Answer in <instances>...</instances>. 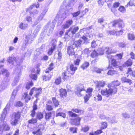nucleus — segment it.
<instances>
[{"instance_id":"f257e3e1","label":"nucleus","mask_w":135,"mask_h":135,"mask_svg":"<svg viewBox=\"0 0 135 135\" xmlns=\"http://www.w3.org/2000/svg\"><path fill=\"white\" fill-rule=\"evenodd\" d=\"M2 74L4 76H6V77L4 78L0 84V91L4 90L6 88L8 85V82L9 81V79L7 77L9 76V73L7 70L3 69L0 72V74Z\"/></svg>"},{"instance_id":"f03ea898","label":"nucleus","mask_w":135,"mask_h":135,"mask_svg":"<svg viewBox=\"0 0 135 135\" xmlns=\"http://www.w3.org/2000/svg\"><path fill=\"white\" fill-rule=\"evenodd\" d=\"M117 91L116 88L110 86L109 84L107 88L101 90V93L102 95H105L107 97H108L110 95H112L113 94H114Z\"/></svg>"},{"instance_id":"7ed1b4c3","label":"nucleus","mask_w":135,"mask_h":135,"mask_svg":"<svg viewBox=\"0 0 135 135\" xmlns=\"http://www.w3.org/2000/svg\"><path fill=\"white\" fill-rule=\"evenodd\" d=\"M21 117L19 112H14L12 114L10 120V124L13 126H16L18 123Z\"/></svg>"},{"instance_id":"20e7f679","label":"nucleus","mask_w":135,"mask_h":135,"mask_svg":"<svg viewBox=\"0 0 135 135\" xmlns=\"http://www.w3.org/2000/svg\"><path fill=\"white\" fill-rule=\"evenodd\" d=\"M69 115L71 117H76V118L73 119L72 122V124L75 125H78L80 124V121L81 120V118L78 117H77L76 114L73 113L71 111H69L68 112Z\"/></svg>"},{"instance_id":"39448f33","label":"nucleus","mask_w":135,"mask_h":135,"mask_svg":"<svg viewBox=\"0 0 135 135\" xmlns=\"http://www.w3.org/2000/svg\"><path fill=\"white\" fill-rule=\"evenodd\" d=\"M42 89L41 88H33L31 90L29 95L32 96L33 94L34 93L35 94V96L37 98L38 97L40 94L41 93Z\"/></svg>"},{"instance_id":"423d86ee","label":"nucleus","mask_w":135,"mask_h":135,"mask_svg":"<svg viewBox=\"0 0 135 135\" xmlns=\"http://www.w3.org/2000/svg\"><path fill=\"white\" fill-rule=\"evenodd\" d=\"M10 127L7 123H4L2 125H0V135H2L3 131H8L9 130Z\"/></svg>"},{"instance_id":"0eeeda50","label":"nucleus","mask_w":135,"mask_h":135,"mask_svg":"<svg viewBox=\"0 0 135 135\" xmlns=\"http://www.w3.org/2000/svg\"><path fill=\"white\" fill-rule=\"evenodd\" d=\"M117 24H118V27L120 28H123L124 26L123 21L120 19L114 21L112 23V26H115Z\"/></svg>"},{"instance_id":"6e6552de","label":"nucleus","mask_w":135,"mask_h":135,"mask_svg":"<svg viewBox=\"0 0 135 135\" xmlns=\"http://www.w3.org/2000/svg\"><path fill=\"white\" fill-rule=\"evenodd\" d=\"M9 106L8 104L4 109L2 113L1 114V118H0V119H1V121L2 122L6 118L7 113V110L9 109Z\"/></svg>"},{"instance_id":"1a4fd4ad","label":"nucleus","mask_w":135,"mask_h":135,"mask_svg":"<svg viewBox=\"0 0 135 135\" xmlns=\"http://www.w3.org/2000/svg\"><path fill=\"white\" fill-rule=\"evenodd\" d=\"M77 90L75 91V93L79 96H82L80 92L81 91L84 90V87L83 85L79 84L77 85L76 87Z\"/></svg>"},{"instance_id":"9d476101","label":"nucleus","mask_w":135,"mask_h":135,"mask_svg":"<svg viewBox=\"0 0 135 135\" xmlns=\"http://www.w3.org/2000/svg\"><path fill=\"white\" fill-rule=\"evenodd\" d=\"M95 83L96 85V89L98 91L100 90L101 87L104 86L105 84V81H97L95 82Z\"/></svg>"},{"instance_id":"9b49d317","label":"nucleus","mask_w":135,"mask_h":135,"mask_svg":"<svg viewBox=\"0 0 135 135\" xmlns=\"http://www.w3.org/2000/svg\"><path fill=\"white\" fill-rule=\"evenodd\" d=\"M114 56H113L111 55H107V57L108 59V60L109 61L110 60H111L112 65L114 67H116L117 66V63L116 60V59H114Z\"/></svg>"},{"instance_id":"f8f14e48","label":"nucleus","mask_w":135,"mask_h":135,"mask_svg":"<svg viewBox=\"0 0 135 135\" xmlns=\"http://www.w3.org/2000/svg\"><path fill=\"white\" fill-rule=\"evenodd\" d=\"M7 61L9 64L16 66L17 64V62L16 58L14 57H9L7 59Z\"/></svg>"},{"instance_id":"ddd939ff","label":"nucleus","mask_w":135,"mask_h":135,"mask_svg":"<svg viewBox=\"0 0 135 135\" xmlns=\"http://www.w3.org/2000/svg\"><path fill=\"white\" fill-rule=\"evenodd\" d=\"M104 51H105L106 53L107 54V55H110V54L115 53L116 52L115 51H114L113 50L111 49V48L109 47H106L105 48L104 50H102V52H99V54L102 55L104 53Z\"/></svg>"},{"instance_id":"4468645a","label":"nucleus","mask_w":135,"mask_h":135,"mask_svg":"<svg viewBox=\"0 0 135 135\" xmlns=\"http://www.w3.org/2000/svg\"><path fill=\"white\" fill-rule=\"evenodd\" d=\"M75 48L73 45L68 46L67 49L68 54L69 55L72 56L74 55L75 53L74 50V49Z\"/></svg>"},{"instance_id":"2eb2a0df","label":"nucleus","mask_w":135,"mask_h":135,"mask_svg":"<svg viewBox=\"0 0 135 135\" xmlns=\"http://www.w3.org/2000/svg\"><path fill=\"white\" fill-rule=\"evenodd\" d=\"M56 22V20L54 19L53 20L51 23H50V28L49 30V32L47 33V35L49 36L51 35L52 33V32L54 30L55 24Z\"/></svg>"},{"instance_id":"dca6fc26","label":"nucleus","mask_w":135,"mask_h":135,"mask_svg":"<svg viewBox=\"0 0 135 135\" xmlns=\"http://www.w3.org/2000/svg\"><path fill=\"white\" fill-rule=\"evenodd\" d=\"M83 44L82 41L81 40H79L75 41L73 44L74 47L77 48L81 47V45Z\"/></svg>"},{"instance_id":"f3484780","label":"nucleus","mask_w":135,"mask_h":135,"mask_svg":"<svg viewBox=\"0 0 135 135\" xmlns=\"http://www.w3.org/2000/svg\"><path fill=\"white\" fill-rule=\"evenodd\" d=\"M29 38V37L28 36H26L24 41H23V43L22 45V46L23 47L26 48V47L27 45L28 44H31V42L28 39Z\"/></svg>"},{"instance_id":"a211bd4d","label":"nucleus","mask_w":135,"mask_h":135,"mask_svg":"<svg viewBox=\"0 0 135 135\" xmlns=\"http://www.w3.org/2000/svg\"><path fill=\"white\" fill-rule=\"evenodd\" d=\"M73 22L71 19L69 20L66 21L65 24L62 26V27L64 28H67L69 27Z\"/></svg>"},{"instance_id":"6ab92c4d","label":"nucleus","mask_w":135,"mask_h":135,"mask_svg":"<svg viewBox=\"0 0 135 135\" xmlns=\"http://www.w3.org/2000/svg\"><path fill=\"white\" fill-rule=\"evenodd\" d=\"M79 28L78 26L75 27L73 28L70 27L69 29L68 30L67 32H66L65 34L68 35V33L70 31L73 34H74L79 30Z\"/></svg>"},{"instance_id":"aec40b11","label":"nucleus","mask_w":135,"mask_h":135,"mask_svg":"<svg viewBox=\"0 0 135 135\" xmlns=\"http://www.w3.org/2000/svg\"><path fill=\"white\" fill-rule=\"evenodd\" d=\"M123 33V30L122 29L120 30V31H109V33L110 35H114L115 34H116V35H122Z\"/></svg>"},{"instance_id":"412c9836","label":"nucleus","mask_w":135,"mask_h":135,"mask_svg":"<svg viewBox=\"0 0 135 135\" xmlns=\"http://www.w3.org/2000/svg\"><path fill=\"white\" fill-rule=\"evenodd\" d=\"M23 99H24L25 102H27L31 99V97L28 95L27 92H25L23 96Z\"/></svg>"},{"instance_id":"4be33fe9","label":"nucleus","mask_w":135,"mask_h":135,"mask_svg":"<svg viewBox=\"0 0 135 135\" xmlns=\"http://www.w3.org/2000/svg\"><path fill=\"white\" fill-rule=\"evenodd\" d=\"M60 95L61 97H63L64 96L65 97L66 95L67 92L65 89H61L59 90Z\"/></svg>"},{"instance_id":"5701e85b","label":"nucleus","mask_w":135,"mask_h":135,"mask_svg":"<svg viewBox=\"0 0 135 135\" xmlns=\"http://www.w3.org/2000/svg\"><path fill=\"white\" fill-rule=\"evenodd\" d=\"M70 68L71 71V73L70 74L73 75L74 74L75 71L77 69V67L76 66H74L73 64H71L70 66Z\"/></svg>"},{"instance_id":"b1692460","label":"nucleus","mask_w":135,"mask_h":135,"mask_svg":"<svg viewBox=\"0 0 135 135\" xmlns=\"http://www.w3.org/2000/svg\"><path fill=\"white\" fill-rule=\"evenodd\" d=\"M120 84V82L118 80L115 81H113L111 83L109 84L110 86H112L115 88H117L115 87V86H117Z\"/></svg>"},{"instance_id":"393cba45","label":"nucleus","mask_w":135,"mask_h":135,"mask_svg":"<svg viewBox=\"0 0 135 135\" xmlns=\"http://www.w3.org/2000/svg\"><path fill=\"white\" fill-rule=\"evenodd\" d=\"M56 45L54 44H52V46L50 49L48 51V54L49 55H51L53 52V51L55 49Z\"/></svg>"},{"instance_id":"a878e982","label":"nucleus","mask_w":135,"mask_h":135,"mask_svg":"<svg viewBox=\"0 0 135 135\" xmlns=\"http://www.w3.org/2000/svg\"><path fill=\"white\" fill-rule=\"evenodd\" d=\"M89 63L87 61L84 62L81 65V67L84 70L88 68L89 66Z\"/></svg>"},{"instance_id":"bb28decb","label":"nucleus","mask_w":135,"mask_h":135,"mask_svg":"<svg viewBox=\"0 0 135 135\" xmlns=\"http://www.w3.org/2000/svg\"><path fill=\"white\" fill-rule=\"evenodd\" d=\"M17 88L15 89H14L12 93V95L11 98V100L12 99V100H13L15 99V97L17 95Z\"/></svg>"},{"instance_id":"cd10ccee","label":"nucleus","mask_w":135,"mask_h":135,"mask_svg":"<svg viewBox=\"0 0 135 135\" xmlns=\"http://www.w3.org/2000/svg\"><path fill=\"white\" fill-rule=\"evenodd\" d=\"M28 26L27 23H24L22 22L20 25L19 27L21 29L24 30Z\"/></svg>"},{"instance_id":"c85d7f7f","label":"nucleus","mask_w":135,"mask_h":135,"mask_svg":"<svg viewBox=\"0 0 135 135\" xmlns=\"http://www.w3.org/2000/svg\"><path fill=\"white\" fill-rule=\"evenodd\" d=\"M132 60L131 59H129L124 64V66H129L132 65Z\"/></svg>"},{"instance_id":"c756f323","label":"nucleus","mask_w":135,"mask_h":135,"mask_svg":"<svg viewBox=\"0 0 135 135\" xmlns=\"http://www.w3.org/2000/svg\"><path fill=\"white\" fill-rule=\"evenodd\" d=\"M94 100L96 101H101L102 100V96L98 94L96 97H94Z\"/></svg>"},{"instance_id":"7c9ffc66","label":"nucleus","mask_w":135,"mask_h":135,"mask_svg":"<svg viewBox=\"0 0 135 135\" xmlns=\"http://www.w3.org/2000/svg\"><path fill=\"white\" fill-rule=\"evenodd\" d=\"M123 55V54L120 53L117 54L114 56V58H115V59L117 60H120L122 59Z\"/></svg>"},{"instance_id":"2f4dec72","label":"nucleus","mask_w":135,"mask_h":135,"mask_svg":"<svg viewBox=\"0 0 135 135\" xmlns=\"http://www.w3.org/2000/svg\"><path fill=\"white\" fill-rule=\"evenodd\" d=\"M38 13V11L37 10L35 9L34 10L33 12H30V15L31 16L35 17Z\"/></svg>"},{"instance_id":"473e14b6","label":"nucleus","mask_w":135,"mask_h":135,"mask_svg":"<svg viewBox=\"0 0 135 135\" xmlns=\"http://www.w3.org/2000/svg\"><path fill=\"white\" fill-rule=\"evenodd\" d=\"M19 81V77L17 76L15 77V80L13 81L12 83V86H15L16 85L17 83H18Z\"/></svg>"},{"instance_id":"72a5a7b5","label":"nucleus","mask_w":135,"mask_h":135,"mask_svg":"<svg viewBox=\"0 0 135 135\" xmlns=\"http://www.w3.org/2000/svg\"><path fill=\"white\" fill-rule=\"evenodd\" d=\"M122 81L124 82H127L130 84L132 83V81L129 79L126 78V77H123L121 78Z\"/></svg>"},{"instance_id":"f704fd0d","label":"nucleus","mask_w":135,"mask_h":135,"mask_svg":"<svg viewBox=\"0 0 135 135\" xmlns=\"http://www.w3.org/2000/svg\"><path fill=\"white\" fill-rule=\"evenodd\" d=\"M54 64L52 63H51L49 67L48 68L46 69L45 71L46 73H48L49 72V71H50L53 68Z\"/></svg>"},{"instance_id":"c9c22d12","label":"nucleus","mask_w":135,"mask_h":135,"mask_svg":"<svg viewBox=\"0 0 135 135\" xmlns=\"http://www.w3.org/2000/svg\"><path fill=\"white\" fill-rule=\"evenodd\" d=\"M52 100L53 101V104L55 107H57L59 104L58 100L54 97L52 98Z\"/></svg>"},{"instance_id":"e433bc0d","label":"nucleus","mask_w":135,"mask_h":135,"mask_svg":"<svg viewBox=\"0 0 135 135\" xmlns=\"http://www.w3.org/2000/svg\"><path fill=\"white\" fill-rule=\"evenodd\" d=\"M110 123L117 122V121L115 120V118L114 117L108 118V120Z\"/></svg>"},{"instance_id":"4c0bfd02","label":"nucleus","mask_w":135,"mask_h":135,"mask_svg":"<svg viewBox=\"0 0 135 135\" xmlns=\"http://www.w3.org/2000/svg\"><path fill=\"white\" fill-rule=\"evenodd\" d=\"M26 36H28L29 37L28 39L30 40V41L31 42V43H32V41L34 40L35 38V37L36 36L34 35H29Z\"/></svg>"},{"instance_id":"58836bf2","label":"nucleus","mask_w":135,"mask_h":135,"mask_svg":"<svg viewBox=\"0 0 135 135\" xmlns=\"http://www.w3.org/2000/svg\"><path fill=\"white\" fill-rule=\"evenodd\" d=\"M72 110L75 112L80 113V114H83V110L78 109H73Z\"/></svg>"},{"instance_id":"ea45409f","label":"nucleus","mask_w":135,"mask_h":135,"mask_svg":"<svg viewBox=\"0 0 135 135\" xmlns=\"http://www.w3.org/2000/svg\"><path fill=\"white\" fill-rule=\"evenodd\" d=\"M32 133L34 135H41L42 134L40 129H38L37 130L33 132Z\"/></svg>"},{"instance_id":"a19ab883","label":"nucleus","mask_w":135,"mask_h":135,"mask_svg":"<svg viewBox=\"0 0 135 135\" xmlns=\"http://www.w3.org/2000/svg\"><path fill=\"white\" fill-rule=\"evenodd\" d=\"M44 16L42 14H41L38 16V19L37 21L35 22V24L36 25L38 23H39L42 20V19L43 18Z\"/></svg>"},{"instance_id":"79ce46f5","label":"nucleus","mask_w":135,"mask_h":135,"mask_svg":"<svg viewBox=\"0 0 135 135\" xmlns=\"http://www.w3.org/2000/svg\"><path fill=\"white\" fill-rule=\"evenodd\" d=\"M90 49H85L82 52V54H85L88 55L90 53L91 50H90Z\"/></svg>"},{"instance_id":"37998d69","label":"nucleus","mask_w":135,"mask_h":135,"mask_svg":"<svg viewBox=\"0 0 135 135\" xmlns=\"http://www.w3.org/2000/svg\"><path fill=\"white\" fill-rule=\"evenodd\" d=\"M117 72L114 70H109L107 74L108 75H112L114 74H117Z\"/></svg>"},{"instance_id":"c03bdc74","label":"nucleus","mask_w":135,"mask_h":135,"mask_svg":"<svg viewBox=\"0 0 135 135\" xmlns=\"http://www.w3.org/2000/svg\"><path fill=\"white\" fill-rule=\"evenodd\" d=\"M52 114L50 112L46 113L45 118L46 119H49L52 117Z\"/></svg>"},{"instance_id":"a18cd8bd","label":"nucleus","mask_w":135,"mask_h":135,"mask_svg":"<svg viewBox=\"0 0 135 135\" xmlns=\"http://www.w3.org/2000/svg\"><path fill=\"white\" fill-rule=\"evenodd\" d=\"M40 28V27L39 26H37L36 27V29L34 31L33 35H35L36 36V35L38 33Z\"/></svg>"},{"instance_id":"49530a36","label":"nucleus","mask_w":135,"mask_h":135,"mask_svg":"<svg viewBox=\"0 0 135 135\" xmlns=\"http://www.w3.org/2000/svg\"><path fill=\"white\" fill-rule=\"evenodd\" d=\"M72 8H71L70 9H68L66 10L65 12V15H66L65 16H63L62 17H66V16H68L69 15L70 13H71L70 10L72 11Z\"/></svg>"},{"instance_id":"de8ad7c7","label":"nucleus","mask_w":135,"mask_h":135,"mask_svg":"<svg viewBox=\"0 0 135 135\" xmlns=\"http://www.w3.org/2000/svg\"><path fill=\"white\" fill-rule=\"evenodd\" d=\"M98 53L95 50H94L91 54V56L93 58H94L95 57L98 56Z\"/></svg>"},{"instance_id":"09e8293b","label":"nucleus","mask_w":135,"mask_h":135,"mask_svg":"<svg viewBox=\"0 0 135 135\" xmlns=\"http://www.w3.org/2000/svg\"><path fill=\"white\" fill-rule=\"evenodd\" d=\"M61 116L64 118H65L66 117L65 114L62 112H59L56 113V116Z\"/></svg>"},{"instance_id":"8fccbe9b","label":"nucleus","mask_w":135,"mask_h":135,"mask_svg":"<svg viewBox=\"0 0 135 135\" xmlns=\"http://www.w3.org/2000/svg\"><path fill=\"white\" fill-rule=\"evenodd\" d=\"M118 10L120 12L124 13L126 11L125 8L123 6H120L119 7Z\"/></svg>"},{"instance_id":"3c124183","label":"nucleus","mask_w":135,"mask_h":135,"mask_svg":"<svg viewBox=\"0 0 135 135\" xmlns=\"http://www.w3.org/2000/svg\"><path fill=\"white\" fill-rule=\"evenodd\" d=\"M80 13V11L79 10L76 12L72 13V15L73 17H76L78 16V15Z\"/></svg>"},{"instance_id":"603ef678","label":"nucleus","mask_w":135,"mask_h":135,"mask_svg":"<svg viewBox=\"0 0 135 135\" xmlns=\"http://www.w3.org/2000/svg\"><path fill=\"white\" fill-rule=\"evenodd\" d=\"M37 122V119H36L32 118L29 120L28 122L29 123L33 124L36 123Z\"/></svg>"},{"instance_id":"864d4df0","label":"nucleus","mask_w":135,"mask_h":135,"mask_svg":"<svg viewBox=\"0 0 135 135\" xmlns=\"http://www.w3.org/2000/svg\"><path fill=\"white\" fill-rule=\"evenodd\" d=\"M91 95H89V94H86L85 96L84 97L85 102V103L89 99Z\"/></svg>"},{"instance_id":"5fc2aeb1","label":"nucleus","mask_w":135,"mask_h":135,"mask_svg":"<svg viewBox=\"0 0 135 135\" xmlns=\"http://www.w3.org/2000/svg\"><path fill=\"white\" fill-rule=\"evenodd\" d=\"M62 76H63V79L65 81L66 79H67L69 77V76L66 75V72H64L62 74Z\"/></svg>"},{"instance_id":"6e6d98bb","label":"nucleus","mask_w":135,"mask_h":135,"mask_svg":"<svg viewBox=\"0 0 135 135\" xmlns=\"http://www.w3.org/2000/svg\"><path fill=\"white\" fill-rule=\"evenodd\" d=\"M51 77V75H49L47 77L46 75H44L43 76V80L45 81H46L47 80H49Z\"/></svg>"},{"instance_id":"4d7b16f0","label":"nucleus","mask_w":135,"mask_h":135,"mask_svg":"<svg viewBox=\"0 0 135 135\" xmlns=\"http://www.w3.org/2000/svg\"><path fill=\"white\" fill-rule=\"evenodd\" d=\"M30 76L32 79L35 80H36L37 78V75L35 74H31L30 75Z\"/></svg>"},{"instance_id":"13d9d810","label":"nucleus","mask_w":135,"mask_h":135,"mask_svg":"<svg viewBox=\"0 0 135 135\" xmlns=\"http://www.w3.org/2000/svg\"><path fill=\"white\" fill-rule=\"evenodd\" d=\"M37 102V100L36 99L34 102L33 105V110L35 111L37 109V105L36 103Z\"/></svg>"},{"instance_id":"bf43d9fd","label":"nucleus","mask_w":135,"mask_h":135,"mask_svg":"<svg viewBox=\"0 0 135 135\" xmlns=\"http://www.w3.org/2000/svg\"><path fill=\"white\" fill-rule=\"evenodd\" d=\"M43 117V114L41 112L38 113H37V118L39 119H40Z\"/></svg>"},{"instance_id":"052dcab7","label":"nucleus","mask_w":135,"mask_h":135,"mask_svg":"<svg viewBox=\"0 0 135 135\" xmlns=\"http://www.w3.org/2000/svg\"><path fill=\"white\" fill-rule=\"evenodd\" d=\"M89 127L87 126H85L82 128V130L85 132H86L88 131Z\"/></svg>"},{"instance_id":"680f3d73","label":"nucleus","mask_w":135,"mask_h":135,"mask_svg":"<svg viewBox=\"0 0 135 135\" xmlns=\"http://www.w3.org/2000/svg\"><path fill=\"white\" fill-rule=\"evenodd\" d=\"M46 109L48 111L51 110L53 109V108L51 105L48 104H46Z\"/></svg>"},{"instance_id":"e2e57ef3","label":"nucleus","mask_w":135,"mask_h":135,"mask_svg":"<svg viewBox=\"0 0 135 135\" xmlns=\"http://www.w3.org/2000/svg\"><path fill=\"white\" fill-rule=\"evenodd\" d=\"M26 20L28 22L31 23L32 22V18L30 16H27L26 18Z\"/></svg>"},{"instance_id":"0e129e2a","label":"nucleus","mask_w":135,"mask_h":135,"mask_svg":"<svg viewBox=\"0 0 135 135\" xmlns=\"http://www.w3.org/2000/svg\"><path fill=\"white\" fill-rule=\"evenodd\" d=\"M80 61V60L79 59H77L76 60H75L74 62L75 66H78Z\"/></svg>"},{"instance_id":"69168bd1","label":"nucleus","mask_w":135,"mask_h":135,"mask_svg":"<svg viewBox=\"0 0 135 135\" xmlns=\"http://www.w3.org/2000/svg\"><path fill=\"white\" fill-rule=\"evenodd\" d=\"M33 85V83L32 82L30 83H28L26 85V88L27 89H29Z\"/></svg>"},{"instance_id":"338daca9","label":"nucleus","mask_w":135,"mask_h":135,"mask_svg":"<svg viewBox=\"0 0 135 135\" xmlns=\"http://www.w3.org/2000/svg\"><path fill=\"white\" fill-rule=\"evenodd\" d=\"M61 82V78L60 77L57 78L55 80V83L56 84H59Z\"/></svg>"},{"instance_id":"774afa93","label":"nucleus","mask_w":135,"mask_h":135,"mask_svg":"<svg viewBox=\"0 0 135 135\" xmlns=\"http://www.w3.org/2000/svg\"><path fill=\"white\" fill-rule=\"evenodd\" d=\"M128 36L129 39L130 40H133L135 38L134 36L132 34H129Z\"/></svg>"}]
</instances>
